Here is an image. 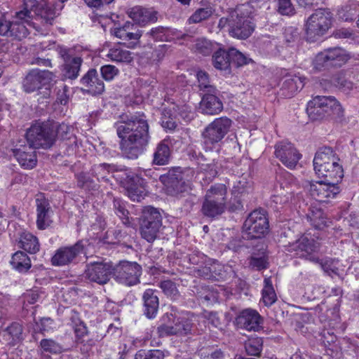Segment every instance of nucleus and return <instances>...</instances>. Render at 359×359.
Masks as SVG:
<instances>
[{
    "label": "nucleus",
    "instance_id": "c9c22d12",
    "mask_svg": "<svg viewBox=\"0 0 359 359\" xmlns=\"http://www.w3.org/2000/svg\"><path fill=\"white\" fill-rule=\"evenodd\" d=\"M329 167L321 168L316 172L319 177L323 178L325 181L339 183L344 177V169L340 161H336L330 163Z\"/></svg>",
    "mask_w": 359,
    "mask_h": 359
},
{
    "label": "nucleus",
    "instance_id": "1a4fd4ad",
    "mask_svg": "<svg viewBox=\"0 0 359 359\" xmlns=\"http://www.w3.org/2000/svg\"><path fill=\"white\" fill-rule=\"evenodd\" d=\"M306 111L313 118H323L332 114L339 115L342 107L334 97L318 95L308 102Z\"/></svg>",
    "mask_w": 359,
    "mask_h": 359
},
{
    "label": "nucleus",
    "instance_id": "ea45409f",
    "mask_svg": "<svg viewBox=\"0 0 359 359\" xmlns=\"http://www.w3.org/2000/svg\"><path fill=\"white\" fill-rule=\"evenodd\" d=\"M22 326L19 323L13 322L7 326L2 333V337L9 346H14L22 339Z\"/></svg>",
    "mask_w": 359,
    "mask_h": 359
},
{
    "label": "nucleus",
    "instance_id": "4be33fe9",
    "mask_svg": "<svg viewBox=\"0 0 359 359\" xmlns=\"http://www.w3.org/2000/svg\"><path fill=\"white\" fill-rule=\"evenodd\" d=\"M229 34L231 36L238 39H248L255 30V23L249 15L238 14L236 18H233L229 23Z\"/></svg>",
    "mask_w": 359,
    "mask_h": 359
},
{
    "label": "nucleus",
    "instance_id": "37998d69",
    "mask_svg": "<svg viewBox=\"0 0 359 359\" xmlns=\"http://www.w3.org/2000/svg\"><path fill=\"white\" fill-rule=\"evenodd\" d=\"M171 151L168 140H163L156 146L153 154V164L157 165H167L170 158Z\"/></svg>",
    "mask_w": 359,
    "mask_h": 359
},
{
    "label": "nucleus",
    "instance_id": "5fc2aeb1",
    "mask_svg": "<svg viewBox=\"0 0 359 359\" xmlns=\"http://www.w3.org/2000/svg\"><path fill=\"white\" fill-rule=\"evenodd\" d=\"M320 341L326 349L333 351L337 346V336L334 332L324 328L320 334Z\"/></svg>",
    "mask_w": 359,
    "mask_h": 359
},
{
    "label": "nucleus",
    "instance_id": "4c0bfd02",
    "mask_svg": "<svg viewBox=\"0 0 359 359\" xmlns=\"http://www.w3.org/2000/svg\"><path fill=\"white\" fill-rule=\"evenodd\" d=\"M159 181L168 188L177 191L184 184L182 173L178 168H172L168 170L166 173L161 174L159 176Z\"/></svg>",
    "mask_w": 359,
    "mask_h": 359
},
{
    "label": "nucleus",
    "instance_id": "09e8293b",
    "mask_svg": "<svg viewBox=\"0 0 359 359\" xmlns=\"http://www.w3.org/2000/svg\"><path fill=\"white\" fill-rule=\"evenodd\" d=\"M252 191L251 182L245 178H242L233 184L231 194L245 199Z\"/></svg>",
    "mask_w": 359,
    "mask_h": 359
},
{
    "label": "nucleus",
    "instance_id": "a878e982",
    "mask_svg": "<svg viewBox=\"0 0 359 359\" xmlns=\"http://www.w3.org/2000/svg\"><path fill=\"white\" fill-rule=\"evenodd\" d=\"M57 136L60 138L59 144L61 151L65 156L75 154L78 147L77 137L73 133L72 128L67 124L58 125Z\"/></svg>",
    "mask_w": 359,
    "mask_h": 359
},
{
    "label": "nucleus",
    "instance_id": "bb28decb",
    "mask_svg": "<svg viewBox=\"0 0 359 359\" xmlns=\"http://www.w3.org/2000/svg\"><path fill=\"white\" fill-rule=\"evenodd\" d=\"M60 55L64 60L62 67V75L65 79L74 80L79 74L83 60L80 57H71L67 49H61Z\"/></svg>",
    "mask_w": 359,
    "mask_h": 359
},
{
    "label": "nucleus",
    "instance_id": "13d9d810",
    "mask_svg": "<svg viewBox=\"0 0 359 359\" xmlns=\"http://www.w3.org/2000/svg\"><path fill=\"white\" fill-rule=\"evenodd\" d=\"M137 83L142 95L149 97L154 90L156 81L154 78H140Z\"/></svg>",
    "mask_w": 359,
    "mask_h": 359
},
{
    "label": "nucleus",
    "instance_id": "e433bc0d",
    "mask_svg": "<svg viewBox=\"0 0 359 359\" xmlns=\"http://www.w3.org/2000/svg\"><path fill=\"white\" fill-rule=\"evenodd\" d=\"M215 93H205L201 102V108L204 114L215 115L223 109V103Z\"/></svg>",
    "mask_w": 359,
    "mask_h": 359
},
{
    "label": "nucleus",
    "instance_id": "f8f14e48",
    "mask_svg": "<svg viewBox=\"0 0 359 359\" xmlns=\"http://www.w3.org/2000/svg\"><path fill=\"white\" fill-rule=\"evenodd\" d=\"M54 74L48 70L33 69L30 70L22 81L25 92L30 93L43 89V97H48L50 95V86Z\"/></svg>",
    "mask_w": 359,
    "mask_h": 359
},
{
    "label": "nucleus",
    "instance_id": "f03ea898",
    "mask_svg": "<svg viewBox=\"0 0 359 359\" xmlns=\"http://www.w3.org/2000/svg\"><path fill=\"white\" fill-rule=\"evenodd\" d=\"M34 28L42 34L41 29L32 22V12L27 8L16 11L11 18L5 14L0 17V35L12 41H21L30 34V29Z\"/></svg>",
    "mask_w": 359,
    "mask_h": 359
},
{
    "label": "nucleus",
    "instance_id": "f704fd0d",
    "mask_svg": "<svg viewBox=\"0 0 359 359\" xmlns=\"http://www.w3.org/2000/svg\"><path fill=\"white\" fill-rule=\"evenodd\" d=\"M126 43H118L117 45L110 48L106 57L109 60L122 65H128L133 61V53L121 46Z\"/></svg>",
    "mask_w": 359,
    "mask_h": 359
},
{
    "label": "nucleus",
    "instance_id": "2f4dec72",
    "mask_svg": "<svg viewBox=\"0 0 359 359\" xmlns=\"http://www.w3.org/2000/svg\"><path fill=\"white\" fill-rule=\"evenodd\" d=\"M173 313H166L165 316L168 322L173 324L174 335H187L191 332L192 328L191 321L184 316V313H179L173 311Z\"/></svg>",
    "mask_w": 359,
    "mask_h": 359
},
{
    "label": "nucleus",
    "instance_id": "9b49d317",
    "mask_svg": "<svg viewBox=\"0 0 359 359\" xmlns=\"http://www.w3.org/2000/svg\"><path fill=\"white\" fill-rule=\"evenodd\" d=\"M320 247L319 238L311 233H304L293 243L285 245L286 252L291 256L305 258L312 261L313 254L318 252Z\"/></svg>",
    "mask_w": 359,
    "mask_h": 359
},
{
    "label": "nucleus",
    "instance_id": "ddd939ff",
    "mask_svg": "<svg viewBox=\"0 0 359 359\" xmlns=\"http://www.w3.org/2000/svg\"><path fill=\"white\" fill-rule=\"evenodd\" d=\"M142 266L135 262L120 261L114 265L113 278L119 284L133 286L140 282Z\"/></svg>",
    "mask_w": 359,
    "mask_h": 359
},
{
    "label": "nucleus",
    "instance_id": "6e6d98bb",
    "mask_svg": "<svg viewBox=\"0 0 359 359\" xmlns=\"http://www.w3.org/2000/svg\"><path fill=\"white\" fill-rule=\"evenodd\" d=\"M114 206L115 213L121 219L122 223L126 226H130L131 224V218L129 217V212L126 208V204L119 200L114 201Z\"/></svg>",
    "mask_w": 359,
    "mask_h": 359
},
{
    "label": "nucleus",
    "instance_id": "c756f323",
    "mask_svg": "<svg viewBox=\"0 0 359 359\" xmlns=\"http://www.w3.org/2000/svg\"><path fill=\"white\" fill-rule=\"evenodd\" d=\"M72 327L77 344H85V338L89 335V330L86 323L81 319V314L75 309H72L69 316Z\"/></svg>",
    "mask_w": 359,
    "mask_h": 359
},
{
    "label": "nucleus",
    "instance_id": "473e14b6",
    "mask_svg": "<svg viewBox=\"0 0 359 359\" xmlns=\"http://www.w3.org/2000/svg\"><path fill=\"white\" fill-rule=\"evenodd\" d=\"M340 161L337 153L330 147L320 148L315 154L313 158V167L316 172L321 168L329 167L334 161Z\"/></svg>",
    "mask_w": 359,
    "mask_h": 359
},
{
    "label": "nucleus",
    "instance_id": "338daca9",
    "mask_svg": "<svg viewBox=\"0 0 359 359\" xmlns=\"http://www.w3.org/2000/svg\"><path fill=\"white\" fill-rule=\"evenodd\" d=\"M159 287L163 293L170 297H175L178 294V290L175 282L170 280H164L159 283Z\"/></svg>",
    "mask_w": 359,
    "mask_h": 359
},
{
    "label": "nucleus",
    "instance_id": "8fccbe9b",
    "mask_svg": "<svg viewBox=\"0 0 359 359\" xmlns=\"http://www.w3.org/2000/svg\"><path fill=\"white\" fill-rule=\"evenodd\" d=\"M219 265L217 263H212L209 265L201 266L196 270L197 276L207 280H218L220 277V273L217 272Z\"/></svg>",
    "mask_w": 359,
    "mask_h": 359
},
{
    "label": "nucleus",
    "instance_id": "de8ad7c7",
    "mask_svg": "<svg viewBox=\"0 0 359 359\" xmlns=\"http://www.w3.org/2000/svg\"><path fill=\"white\" fill-rule=\"evenodd\" d=\"M244 346L248 355L259 357L263 349V339L259 337H250L245 341Z\"/></svg>",
    "mask_w": 359,
    "mask_h": 359
},
{
    "label": "nucleus",
    "instance_id": "4468645a",
    "mask_svg": "<svg viewBox=\"0 0 359 359\" xmlns=\"http://www.w3.org/2000/svg\"><path fill=\"white\" fill-rule=\"evenodd\" d=\"M350 59L346 51L341 48L334 47L325 49L318 53L313 61L316 70L321 71L328 67H341Z\"/></svg>",
    "mask_w": 359,
    "mask_h": 359
},
{
    "label": "nucleus",
    "instance_id": "69168bd1",
    "mask_svg": "<svg viewBox=\"0 0 359 359\" xmlns=\"http://www.w3.org/2000/svg\"><path fill=\"white\" fill-rule=\"evenodd\" d=\"M277 11L282 15L292 16L295 13V8L291 0H278Z\"/></svg>",
    "mask_w": 359,
    "mask_h": 359
},
{
    "label": "nucleus",
    "instance_id": "a18cd8bd",
    "mask_svg": "<svg viewBox=\"0 0 359 359\" xmlns=\"http://www.w3.org/2000/svg\"><path fill=\"white\" fill-rule=\"evenodd\" d=\"M77 187L86 191L97 190L99 185L92 178L90 173L86 172H80L75 174Z\"/></svg>",
    "mask_w": 359,
    "mask_h": 359
},
{
    "label": "nucleus",
    "instance_id": "6e6552de",
    "mask_svg": "<svg viewBox=\"0 0 359 359\" xmlns=\"http://www.w3.org/2000/svg\"><path fill=\"white\" fill-rule=\"evenodd\" d=\"M269 231L268 214L262 208L252 211L246 217L243 225V232L250 240L262 238L268 234Z\"/></svg>",
    "mask_w": 359,
    "mask_h": 359
},
{
    "label": "nucleus",
    "instance_id": "79ce46f5",
    "mask_svg": "<svg viewBox=\"0 0 359 359\" xmlns=\"http://www.w3.org/2000/svg\"><path fill=\"white\" fill-rule=\"evenodd\" d=\"M307 219L310 224L316 229H323L327 226L329 219L321 208L316 206H311L307 214Z\"/></svg>",
    "mask_w": 359,
    "mask_h": 359
},
{
    "label": "nucleus",
    "instance_id": "412c9836",
    "mask_svg": "<svg viewBox=\"0 0 359 359\" xmlns=\"http://www.w3.org/2000/svg\"><path fill=\"white\" fill-rule=\"evenodd\" d=\"M279 77L282 81L279 94L284 98L294 97L304 86V78L296 74H292L287 69H280Z\"/></svg>",
    "mask_w": 359,
    "mask_h": 359
},
{
    "label": "nucleus",
    "instance_id": "603ef678",
    "mask_svg": "<svg viewBox=\"0 0 359 359\" xmlns=\"http://www.w3.org/2000/svg\"><path fill=\"white\" fill-rule=\"evenodd\" d=\"M196 78L200 90L206 93H215L216 88L210 84L209 74L204 70H198L196 73Z\"/></svg>",
    "mask_w": 359,
    "mask_h": 359
},
{
    "label": "nucleus",
    "instance_id": "f3484780",
    "mask_svg": "<svg viewBox=\"0 0 359 359\" xmlns=\"http://www.w3.org/2000/svg\"><path fill=\"white\" fill-rule=\"evenodd\" d=\"M35 206L37 229L43 231L48 229L53 223L54 211L43 193L39 192L36 195Z\"/></svg>",
    "mask_w": 359,
    "mask_h": 359
},
{
    "label": "nucleus",
    "instance_id": "052dcab7",
    "mask_svg": "<svg viewBox=\"0 0 359 359\" xmlns=\"http://www.w3.org/2000/svg\"><path fill=\"white\" fill-rule=\"evenodd\" d=\"M39 15L46 25H52L56 18V11L53 5L46 4L41 7Z\"/></svg>",
    "mask_w": 359,
    "mask_h": 359
},
{
    "label": "nucleus",
    "instance_id": "680f3d73",
    "mask_svg": "<svg viewBox=\"0 0 359 359\" xmlns=\"http://www.w3.org/2000/svg\"><path fill=\"white\" fill-rule=\"evenodd\" d=\"M165 354L159 349L139 350L135 355V359H164Z\"/></svg>",
    "mask_w": 359,
    "mask_h": 359
},
{
    "label": "nucleus",
    "instance_id": "c03bdc74",
    "mask_svg": "<svg viewBox=\"0 0 359 359\" xmlns=\"http://www.w3.org/2000/svg\"><path fill=\"white\" fill-rule=\"evenodd\" d=\"M118 171L117 166L110 163H99L95 164L91 167V175L96 177L98 181H109L108 176L109 174Z\"/></svg>",
    "mask_w": 359,
    "mask_h": 359
},
{
    "label": "nucleus",
    "instance_id": "cd10ccee",
    "mask_svg": "<svg viewBox=\"0 0 359 359\" xmlns=\"http://www.w3.org/2000/svg\"><path fill=\"white\" fill-rule=\"evenodd\" d=\"M80 83L86 88L84 90L90 95H101L104 91V83L99 78L98 73L94 68L88 69L81 78Z\"/></svg>",
    "mask_w": 359,
    "mask_h": 359
},
{
    "label": "nucleus",
    "instance_id": "3c124183",
    "mask_svg": "<svg viewBox=\"0 0 359 359\" xmlns=\"http://www.w3.org/2000/svg\"><path fill=\"white\" fill-rule=\"evenodd\" d=\"M39 348L43 353L50 354H60L64 351L62 346L52 339H41Z\"/></svg>",
    "mask_w": 359,
    "mask_h": 359
},
{
    "label": "nucleus",
    "instance_id": "49530a36",
    "mask_svg": "<svg viewBox=\"0 0 359 359\" xmlns=\"http://www.w3.org/2000/svg\"><path fill=\"white\" fill-rule=\"evenodd\" d=\"M262 300L264 306L269 307L277 301V296L270 278H264L262 290Z\"/></svg>",
    "mask_w": 359,
    "mask_h": 359
},
{
    "label": "nucleus",
    "instance_id": "864d4df0",
    "mask_svg": "<svg viewBox=\"0 0 359 359\" xmlns=\"http://www.w3.org/2000/svg\"><path fill=\"white\" fill-rule=\"evenodd\" d=\"M193 50L196 53L203 56L210 55L213 53V43L205 39H198L193 46Z\"/></svg>",
    "mask_w": 359,
    "mask_h": 359
},
{
    "label": "nucleus",
    "instance_id": "0e129e2a",
    "mask_svg": "<svg viewBox=\"0 0 359 359\" xmlns=\"http://www.w3.org/2000/svg\"><path fill=\"white\" fill-rule=\"evenodd\" d=\"M330 82L334 87L342 90H349L353 86V83L347 81L342 73L333 75L330 79Z\"/></svg>",
    "mask_w": 359,
    "mask_h": 359
},
{
    "label": "nucleus",
    "instance_id": "aec40b11",
    "mask_svg": "<svg viewBox=\"0 0 359 359\" xmlns=\"http://www.w3.org/2000/svg\"><path fill=\"white\" fill-rule=\"evenodd\" d=\"M111 33L115 37L126 42H128L127 47L134 48L139 43L142 32L138 27L129 21L123 25L115 24L111 29Z\"/></svg>",
    "mask_w": 359,
    "mask_h": 359
},
{
    "label": "nucleus",
    "instance_id": "9d476101",
    "mask_svg": "<svg viewBox=\"0 0 359 359\" xmlns=\"http://www.w3.org/2000/svg\"><path fill=\"white\" fill-rule=\"evenodd\" d=\"M331 13L325 9L316 10L308 19L306 24V35L310 42L316 41L325 35L331 27Z\"/></svg>",
    "mask_w": 359,
    "mask_h": 359
},
{
    "label": "nucleus",
    "instance_id": "2eb2a0df",
    "mask_svg": "<svg viewBox=\"0 0 359 359\" xmlns=\"http://www.w3.org/2000/svg\"><path fill=\"white\" fill-rule=\"evenodd\" d=\"M162 226V216L154 207H147L143 212L140 224V234L142 238L149 243L154 242L157 238Z\"/></svg>",
    "mask_w": 359,
    "mask_h": 359
},
{
    "label": "nucleus",
    "instance_id": "393cba45",
    "mask_svg": "<svg viewBox=\"0 0 359 359\" xmlns=\"http://www.w3.org/2000/svg\"><path fill=\"white\" fill-rule=\"evenodd\" d=\"M262 322V316L258 311L250 308L241 311L235 318L236 327L248 331L258 330Z\"/></svg>",
    "mask_w": 359,
    "mask_h": 359
},
{
    "label": "nucleus",
    "instance_id": "a19ab883",
    "mask_svg": "<svg viewBox=\"0 0 359 359\" xmlns=\"http://www.w3.org/2000/svg\"><path fill=\"white\" fill-rule=\"evenodd\" d=\"M10 264L13 269L20 273H26L32 267L30 257L22 250H18L12 255Z\"/></svg>",
    "mask_w": 359,
    "mask_h": 359
},
{
    "label": "nucleus",
    "instance_id": "0eeeda50",
    "mask_svg": "<svg viewBox=\"0 0 359 359\" xmlns=\"http://www.w3.org/2000/svg\"><path fill=\"white\" fill-rule=\"evenodd\" d=\"M232 121L226 116L215 118L202 133L203 144L206 151H212L228 134Z\"/></svg>",
    "mask_w": 359,
    "mask_h": 359
},
{
    "label": "nucleus",
    "instance_id": "39448f33",
    "mask_svg": "<svg viewBox=\"0 0 359 359\" xmlns=\"http://www.w3.org/2000/svg\"><path fill=\"white\" fill-rule=\"evenodd\" d=\"M236 48H219L212 55V66L224 74H231L232 67L238 68L252 62Z\"/></svg>",
    "mask_w": 359,
    "mask_h": 359
},
{
    "label": "nucleus",
    "instance_id": "a211bd4d",
    "mask_svg": "<svg viewBox=\"0 0 359 359\" xmlns=\"http://www.w3.org/2000/svg\"><path fill=\"white\" fill-rule=\"evenodd\" d=\"M113 271L114 264L111 262H93L86 265L85 275L90 282L104 285L113 277Z\"/></svg>",
    "mask_w": 359,
    "mask_h": 359
},
{
    "label": "nucleus",
    "instance_id": "6ab92c4d",
    "mask_svg": "<svg viewBox=\"0 0 359 359\" xmlns=\"http://www.w3.org/2000/svg\"><path fill=\"white\" fill-rule=\"evenodd\" d=\"M85 253L83 241L80 240L69 246H62L55 250L51 257L53 266H64L72 263L78 256Z\"/></svg>",
    "mask_w": 359,
    "mask_h": 359
},
{
    "label": "nucleus",
    "instance_id": "7c9ffc66",
    "mask_svg": "<svg viewBox=\"0 0 359 359\" xmlns=\"http://www.w3.org/2000/svg\"><path fill=\"white\" fill-rule=\"evenodd\" d=\"M158 291L154 289L148 288L144 290L142 294V311L148 319H154L158 312L159 299L157 295Z\"/></svg>",
    "mask_w": 359,
    "mask_h": 359
},
{
    "label": "nucleus",
    "instance_id": "dca6fc26",
    "mask_svg": "<svg viewBox=\"0 0 359 359\" xmlns=\"http://www.w3.org/2000/svg\"><path fill=\"white\" fill-rule=\"evenodd\" d=\"M305 187L311 196L320 203H327L330 199L335 198L340 192L338 183L325 180L316 182L308 181Z\"/></svg>",
    "mask_w": 359,
    "mask_h": 359
},
{
    "label": "nucleus",
    "instance_id": "423d86ee",
    "mask_svg": "<svg viewBox=\"0 0 359 359\" xmlns=\"http://www.w3.org/2000/svg\"><path fill=\"white\" fill-rule=\"evenodd\" d=\"M160 169H147L140 170L138 173H132L127 175L124 187L128 193V197L133 201L140 202L146 196L147 184L144 176L148 177L155 181L159 180L161 174L158 173Z\"/></svg>",
    "mask_w": 359,
    "mask_h": 359
},
{
    "label": "nucleus",
    "instance_id": "bf43d9fd",
    "mask_svg": "<svg viewBox=\"0 0 359 359\" xmlns=\"http://www.w3.org/2000/svg\"><path fill=\"white\" fill-rule=\"evenodd\" d=\"M201 359H224V353L220 348L213 346L201 348L198 351Z\"/></svg>",
    "mask_w": 359,
    "mask_h": 359
},
{
    "label": "nucleus",
    "instance_id": "f257e3e1",
    "mask_svg": "<svg viewBox=\"0 0 359 359\" xmlns=\"http://www.w3.org/2000/svg\"><path fill=\"white\" fill-rule=\"evenodd\" d=\"M147 116L137 111L116 128L120 138V149L129 158L135 159L141 154L150 140Z\"/></svg>",
    "mask_w": 359,
    "mask_h": 359
},
{
    "label": "nucleus",
    "instance_id": "b1692460",
    "mask_svg": "<svg viewBox=\"0 0 359 359\" xmlns=\"http://www.w3.org/2000/svg\"><path fill=\"white\" fill-rule=\"evenodd\" d=\"M188 116L187 106L172 104L163 111L162 126L170 130H174L177 126V121L180 118L185 120Z\"/></svg>",
    "mask_w": 359,
    "mask_h": 359
},
{
    "label": "nucleus",
    "instance_id": "774afa93",
    "mask_svg": "<svg viewBox=\"0 0 359 359\" xmlns=\"http://www.w3.org/2000/svg\"><path fill=\"white\" fill-rule=\"evenodd\" d=\"M312 262L320 264L323 271L329 274L331 273L337 274L338 272V268L334 266V261L330 258L325 259H320L318 257L313 258Z\"/></svg>",
    "mask_w": 359,
    "mask_h": 359
},
{
    "label": "nucleus",
    "instance_id": "5701e85b",
    "mask_svg": "<svg viewBox=\"0 0 359 359\" xmlns=\"http://www.w3.org/2000/svg\"><path fill=\"white\" fill-rule=\"evenodd\" d=\"M275 156L287 168L294 169L302 158L294 146L287 142H280L275 146Z\"/></svg>",
    "mask_w": 359,
    "mask_h": 359
},
{
    "label": "nucleus",
    "instance_id": "20e7f679",
    "mask_svg": "<svg viewBox=\"0 0 359 359\" xmlns=\"http://www.w3.org/2000/svg\"><path fill=\"white\" fill-rule=\"evenodd\" d=\"M227 190L225 184L217 183L206 191L201 210L203 215L215 218L225 212Z\"/></svg>",
    "mask_w": 359,
    "mask_h": 359
},
{
    "label": "nucleus",
    "instance_id": "72a5a7b5",
    "mask_svg": "<svg viewBox=\"0 0 359 359\" xmlns=\"http://www.w3.org/2000/svg\"><path fill=\"white\" fill-rule=\"evenodd\" d=\"M17 245L19 248L29 255H36L41 248L38 237L26 230L19 234Z\"/></svg>",
    "mask_w": 359,
    "mask_h": 359
},
{
    "label": "nucleus",
    "instance_id": "e2e57ef3",
    "mask_svg": "<svg viewBox=\"0 0 359 359\" xmlns=\"http://www.w3.org/2000/svg\"><path fill=\"white\" fill-rule=\"evenodd\" d=\"M102 78L107 82L112 81L120 73L119 69L113 65H104L100 69Z\"/></svg>",
    "mask_w": 359,
    "mask_h": 359
},
{
    "label": "nucleus",
    "instance_id": "4d7b16f0",
    "mask_svg": "<svg viewBox=\"0 0 359 359\" xmlns=\"http://www.w3.org/2000/svg\"><path fill=\"white\" fill-rule=\"evenodd\" d=\"M359 7V2L350 1L349 4L344 6L340 12V18L346 22H351L355 18Z\"/></svg>",
    "mask_w": 359,
    "mask_h": 359
},
{
    "label": "nucleus",
    "instance_id": "58836bf2",
    "mask_svg": "<svg viewBox=\"0 0 359 359\" xmlns=\"http://www.w3.org/2000/svg\"><path fill=\"white\" fill-rule=\"evenodd\" d=\"M156 12L141 6H136L130 8L128 12L129 17L136 23L144 25L149 22H156L157 20Z\"/></svg>",
    "mask_w": 359,
    "mask_h": 359
},
{
    "label": "nucleus",
    "instance_id": "7ed1b4c3",
    "mask_svg": "<svg viewBox=\"0 0 359 359\" xmlns=\"http://www.w3.org/2000/svg\"><path fill=\"white\" fill-rule=\"evenodd\" d=\"M57 128L58 125L53 121H36L28 129L27 140L36 149H50L56 142Z\"/></svg>",
    "mask_w": 359,
    "mask_h": 359
},
{
    "label": "nucleus",
    "instance_id": "c85d7f7f",
    "mask_svg": "<svg viewBox=\"0 0 359 359\" xmlns=\"http://www.w3.org/2000/svg\"><path fill=\"white\" fill-rule=\"evenodd\" d=\"M34 148L29 144L13 149V156L22 168L32 169L36 165L37 158Z\"/></svg>",
    "mask_w": 359,
    "mask_h": 359
}]
</instances>
